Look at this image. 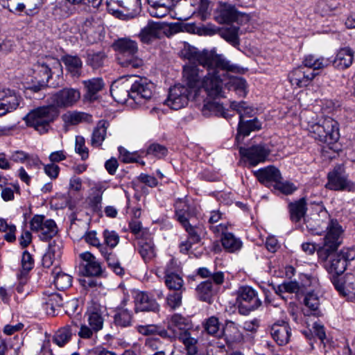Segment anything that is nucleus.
Segmentation results:
<instances>
[{
	"instance_id": "1",
	"label": "nucleus",
	"mask_w": 355,
	"mask_h": 355,
	"mask_svg": "<svg viewBox=\"0 0 355 355\" xmlns=\"http://www.w3.org/2000/svg\"><path fill=\"white\" fill-rule=\"evenodd\" d=\"M317 218L308 219L306 225L309 231L316 235L325 232L323 244L318 250L320 260H326L329 254L337 250L343 241V230L336 220H331L325 211H321Z\"/></svg>"
},
{
	"instance_id": "2",
	"label": "nucleus",
	"mask_w": 355,
	"mask_h": 355,
	"mask_svg": "<svg viewBox=\"0 0 355 355\" xmlns=\"http://www.w3.org/2000/svg\"><path fill=\"white\" fill-rule=\"evenodd\" d=\"M208 72L204 75L202 71L194 64L185 65L183 68V78L189 89L197 96L201 90H204L211 98L223 97L221 80L218 75L220 67L208 68Z\"/></svg>"
},
{
	"instance_id": "3",
	"label": "nucleus",
	"mask_w": 355,
	"mask_h": 355,
	"mask_svg": "<svg viewBox=\"0 0 355 355\" xmlns=\"http://www.w3.org/2000/svg\"><path fill=\"white\" fill-rule=\"evenodd\" d=\"M180 54L182 58L189 60L191 62H198L203 67H220L221 69L228 71H239V68L231 64L229 61L207 51H199L194 46L188 44L184 45Z\"/></svg>"
},
{
	"instance_id": "4",
	"label": "nucleus",
	"mask_w": 355,
	"mask_h": 355,
	"mask_svg": "<svg viewBox=\"0 0 355 355\" xmlns=\"http://www.w3.org/2000/svg\"><path fill=\"white\" fill-rule=\"evenodd\" d=\"M113 48L116 52L119 64L128 69L141 68L144 62L137 56L138 44L136 41L128 37L116 40L113 44Z\"/></svg>"
},
{
	"instance_id": "5",
	"label": "nucleus",
	"mask_w": 355,
	"mask_h": 355,
	"mask_svg": "<svg viewBox=\"0 0 355 355\" xmlns=\"http://www.w3.org/2000/svg\"><path fill=\"white\" fill-rule=\"evenodd\" d=\"M57 116L55 108L52 106L37 107L31 110L25 117L26 124L33 127L40 134L47 132L50 123Z\"/></svg>"
},
{
	"instance_id": "6",
	"label": "nucleus",
	"mask_w": 355,
	"mask_h": 355,
	"mask_svg": "<svg viewBox=\"0 0 355 355\" xmlns=\"http://www.w3.org/2000/svg\"><path fill=\"white\" fill-rule=\"evenodd\" d=\"M236 302L239 311L242 315H248L261 304V301L258 297L257 293L250 286H241L239 288Z\"/></svg>"
},
{
	"instance_id": "7",
	"label": "nucleus",
	"mask_w": 355,
	"mask_h": 355,
	"mask_svg": "<svg viewBox=\"0 0 355 355\" xmlns=\"http://www.w3.org/2000/svg\"><path fill=\"white\" fill-rule=\"evenodd\" d=\"M131 99L136 104L143 105L151 100L155 85L146 78L137 77L133 82L131 81Z\"/></svg>"
},
{
	"instance_id": "8",
	"label": "nucleus",
	"mask_w": 355,
	"mask_h": 355,
	"mask_svg": "<svg viewBox=\"0 0 355 355\" xmlns=\"http://www.w3.org/2000/svg\"><path fill=\"white\" fill-rule=\"evenodd\" d=\"M38 81L42 84H48L53 76L60 77L62 75V67L59 60L49 57L44 61L39 62L35 66Z\"/></svg>"
},
{
	"instance_id": "9",
	"label": "nucleus",
	"mask_w": 355,
	"mask_h": 355,
	"mask_svg": "<svg viewBox=\"0 0 355 355\" xmlns=\"http://www.w3.org/2000/svg\"><path fill=\"white\" fill-rule=\"evenodd\" d=\"M191 97H196L193 96V92L186 86L178 84L169 89L164 103L170 108L178 110L185 107Z\"/></svg>"
},
{
	"instance_id": "10",
	"label": "nucleus",
	"mask_w": 355,
	"mask_h": 355,
	"mask_svg": "<svg viewBox=\"0 0 355 355\" xmlns=\"http://www.w3.org/2000/svg\"><path fill=\"white\" fill-rule=\"evenodd\" d=\"M270 150L265 144H257L249 148L241 147L239 153L245 163L255 166L264 162L268 157Z\"/></svg>"
},
{
	"instance_id": "11",
	"label": "nucleus",
	"mask_w": 355,
	"mask_h": 355,
	"mask_svg": "<svg viewBox=\"0 0 355 355\" xmlns=\"http://www.w3.org/2000/svg\"><path fill=\"white\" fill-rule=\"evenodd\" d=\"M32 231L37 232L39 237L43 241H46L54 236L58 232V227L51 219H46L42 215L34 216L30 221Z\"/></svg>"
},
{
	"instance_id": "12",
	"label": "nucleus",
	"mask_w": 355,
	"mask_h": 355,
	"mask_svg": "<svg viewBox=\"0 0 355 355\" xmlns=\"http://www.w3.org/2000/svg\"><path fill=\"white\" fill-rule=\"evenodd\" d=\"M328 182L326 188L334 191H352L355 188L354 184L350 182L343 168L340 166H336L328 173Z\"/></svg>"
},
{
	"instance_id": "13",
	"label": "nucleus",
	"mask_w": 355,
	"mask_h": 355,
	"mask_svg": "<svg viewBox=\"0 0 355 355\" xmlns=\"http://www.w3.org/2000/svg\"><path fill=\"white\" fill-rule=\"evenodd\" d=\"M80 98V92L73 88H64L51 96L53 107H69L73 105Z\"/></svg>"
},
{
	"instance_id": "14",
	"label": "nucleus",
	"mask_w": 355,
	"mask_h": 355,
	"mask_svg": "<svg viewBox=\"0 0 355 355\" xmlns=\"http://www.w3.org/2000/svg\"><path fill=\"white\" fill-rule=\"evenodd\" d=\"M130 298L124 295L120 304L113 310V322L116 327L127 328L133 324V313L127 307Z\"/></svg>"
},
{
	"instance_id": "15",
	"label": "nucleus",
	"mask_w": 355,
	"mask_h": 355,
	"mask_svg": "<svg viewBox=\"0 0 355 355\" xmlns=\"http://www.w3.org/2000/svg\"><path fill=\"white\" fill-rule=\"evenodd\" d=\"M317 75V73L301 65L290 71L288 78L292 86L302 88L309 86Z\"/></svg>"
},
{
	"instance_id": "16",
	"label": "nucleus",
	"mask_w": 355,
	"mask_h": 355,
	"mask_svg": "<svg viewBox=\"0 0 355 355\" xmlns=\"http://www.w3.org/2000/svg\"><path fill=\"white\" fill-rule=\"evenodd\" d=\"M81 40L91 44L100 40L99 27L92 17L87 18L78 24Z\"/></svg>"
},
{
	"instance_id": "17",
	"label": "nucleus",
	"mask_w": 355,
	"mask_h": 355,
	"mask_svg": "<svg viewBox=\"0 0 355 355\" xmlns=\"http://www.w3.org/2000/svg\"><path fill=\"white\" fill-rule=\"evenodd\" d=\"M82 260L83 272L86 276L99 277L103 272L101 263L89 252L80 254Z\"/></svg>"
},
{
	"instance_id": "18",
	"label": "nucleus",
	"mask_w": 355,
	"mask_h": 355,
	"mask_svg": "<svg viewBox=\"0 0 355 355\" xmlns=\"http://www.w3.org/2000/svg\"><path fill=\"white\" fill-rule=\"evenodd\" d=\"M21 98L15 91L9 89H0V116L16 110Z\"/></svg>"
},
{
	"instance_id": "19",
	"label": "nucleus",
	"mask_w": 355,
	"mask_h": 355,
	"mask_svg": "<svg viewBox=\"0 0 355 355\" xmlns=\"http://www.w3.org/2000/svg\"><path fill=\"white\" fill-rule=\"evenodd\" d=\"M254 175L261 184L268 187H275L282 178L280 171L274 166L260 168L254 172Z\"/></svg>"
},
{
	"instance_id": "20",
	"label": "nucleus",
	"mask_w": 355,
	"mask_h": 355,
	"mask_svg": "<svg viewBox=\"0 0 355 355\" xmlns=\"http://www.w3.org/2000/svg\"><path fill=\"white\" fill-rule=\"evenodd\" d=\"M135 312L152 311L158 312L159 305L155 299L150 297L147 293L137 292L134 297Z\"/></svg>"
},
{
	"instance_id": "21",
	"label": "nucleus",
	"mask_w": 355,
	"mask_h": 355,
	"mask_svg": "<svg viewBox=\"0 0 355 355\" xmlns=\"http://www.w3.org/2000/svg\"><path fill=\"white\" fill-rule=\"evenodd\" d=\"M163 30L164 24L162 23L150 20L141 28L139 37L143 43L150 44L160 37Z\"/></svg>"
},
{
	"instance_id": "22",
	"label": "nucleus",
	"mask_w": 355,
	"mask_h": 355,
	"mask_svg": "<svg viewBox=\"0 0 355 355\" xmlns=\"http://www.w3.org/2000/svg\"><path fill=\"white\" fill-rule=\"evenodd\" d=\"M270 334L275 341L279 345L288 343L291 337V328L288 324L284 321L274 323L270 328Z\"/></svg>"
},
{
	"instance_id": "23",
	"label": "nucleus",
	"mask_w": 355,
	"mask_h": 355,
	"mask_svg": "<svg viewBox=\"0 0 355 355\" xmlns=\"http://www.w3.org/2000/svg\"><path fill=\"white\" fill-rule=\"evenodd\" d=\"M131 81L126 80L116 82L111 86L110 93L114 99L120 103H125L131 98Z\"/></svg>"
},
{
	"instance_id": "24",
	"label": "nucleus",
	"mask_w": 355,
	"mask_h": 355,
	"mask_svg": "<svg viewBox=\"0 0 355 355\" xmlns=\"http://www.w3.org/2000/svg\"><path fill=\"white\" fill-rule=\"evenodd\" d=\"M336 251L331 252L327 259L322 261L326 262L324 266L329 273L340 275L345 271L347 264L338 253H334Z\"/></svg>"
},
{
	"instance_id": "25",
	"label": "nucleus",
	"mask_w": 355,
	"mask_h": 355,
	"mask_svg": "<svg viewBox=\"0 0 355 355\" xmlns=\"http://www.w3.org/2000/svg\"><path fill=\"white\" fill-rule=\"evenodd\" d=\"M240 16L241 14L237 11L234 6L223 3L218 10L216 19L220 24L231 23L238 21Z\"/></svg>"
},
{
	"instance_id": "26",
	"label": "nucleus",
	"mask_w": 355,
	"mask_h": 355,
	"mask_svg": "<svg viewBox=\"0 0 355 355\" xmlns=\"http://www.w3.org/2000/svg\"><path fill=\"white\" fill-rule=\"evenodd\" d=\"M63 244L61 240L55 239L49 243L47 252L43 257V264L49 267L56 261H58L62 254Z\"/></svg>"
},
{
	"instance_id": "27",
	"label": "nucleus",
	"mask_w": 355,
	"mask_h": 355,
	"mask_svg": "<svg viewBox=\"0 0 355 355\" xmlns=\"http://www.w3.org/2000/svg\"><path fill=\"white\" fill-rule=\"evenodd\" d=\"M190 327L188 320L180 314L175 313L168 318V329L173 332L174 337L189 330Z\"/></svg>"
},
{
	"instance_id": "28",
	"label": "nucleus",
	"mask_w": 355,
	"mask_h": 355,
	"mask_svg": "<svg viewBox=\"0 0 355 355\" xmlns=\"http://www.w3.org/2000/svg\"><path fill=\"white\" fill-rule=\"evenodd\" d=\"M354 60V52L349 48L340 49L333 62L334 67L338 69L349 67Z\"/></svg>"
},
{
	"instance_id": "29",
	"label": "nucleus",
	"mask_w": 355,
	"mask_h": 355,
	"mask_svg": "<svg viewBox=\"0 0 355 355\" xmlns=\"http://www.w3.org/2000/svg\"><path fill=\"white\" fill-rule=\"evenodd\" d=\"M239 31L238 26H230L218 29V34L232 46L239 48L240 45Z\"/></svg>"
},
{
	"instance_id": "30",
	"label": "nucleus",
	"mask_w": 355,
	"mask_h": 355,
	"mask_svg": "<svg viewBox=\"0 0 355 355\" xmlns=\"http://www.w3.org/2000/svg\"><path fill=\"white\" fill-rule=\"evenodd\" d=\"M322 123L325 131L327 142L336 141L339 139L338 122L331 117H325Z\"/></svg>"
},
{
	"instance_id": "31",
	"label": "nucleus",
	"mask_w": 355,
	"mask_h": 355,
	"mask_svg": "<svg viewBox=\"0 0 355 355\" xmlns=\"http://www.w3.org/2000/svg\"><path fill=\"white\" fill-rule=\"evenodd\" d=\"M43 307L48 315H54L57 308L61 306L63 300L60 294L52 293L43 299Z\"/></svg>"
},
{
	"instance_id": "32",
	"label": "nucleus",
	"mask_w": 355,
	"mask_h": 355,
	"mask_svg": "<svg viewBox=\"0 0 355 355\" xmlns=\"http://www.w3.org/2000/svg\"><path fill=\"white\" fill-rule=\"evenodd\" d=\"M329 64L328 59L324 57H319L315 55L309 54L306 55L302 61V66L308 69L315 70L322 69Z\"/></svg>"
},
{
	"instance_id": "33",
	"label": "nucleus",
	"mask_w": 355,
	"mask_h": 355,
	"mask_svg": "<svg viewBox=\"0 0 355 355\" xmlns=\"http://www.w3.org/2000/svg\"><path fill=\"white\" fill-rule=\"evenodd\" d=\"M261 122L257 119L241 121L238 125V136L247 137L251 132L259 130L261 128Z\"/></svg>"
},
{
	"instance_id": "34",
	"label": "nucleus",
	"mask_w": 355,
	"mask_h": 355,
	"mask_svg": "<svg viewBox=\"0 0 355 355\" xmlns=\"http://www.w3.org/2000/svg\"><path fill=\"white\" fill-rule=\"evenodd\" d=\"M108 126L109 123L105 120H101L97 123L92 135L91 144L92 146L98 147L101 146L105 139Z\"/></svg>"
},
{
	"instance_id": "35",
	"label": "nucleus",
	"mask_w": 355,
	"mask_h": 355,
	"mask_svg": "<svg viewBox=\"0 0 355 355\" xmlns=\"http://www.w3.org/2000/svg\"><path fill=\"white\" fill-rule=\"evenodd\" d=\"M306 203L304 198L289 204L291 219L293 222H298L304 217L306 211Z\"/></svg>"
},
{
	"instance_id": "36",
	"label": "nucleus",
	"mask_w": 355,
	"mask_h": 355,
	"mask_svg": "<svg viewBox=\"0 0 355 355\" xmlns=\"http://www.w3.org/2000/svg\"><path fill=\"white\" fill-rule=\"evenodd\" d=\"M222 333V336L232 343L239 342L243 339V335L239 326L232 321L226 322Z\"/></svg>"
},
{
	"instance_id": "37",
	"label": "nucleus",
	"mask_w": 355,
	"mask_h": 355,
	"mask_svg": "<svg viewBox=\"0 0 355 355\" xmlns=\"http://www.w3.org/2000/svg\"><path fill=\"white\" fill-rule=\"evenodd\" d=\"M221 243L225 250L231 253L240 250L243 246L241 240L230 232L221 236Z\"/></svg>"
},
{
	"instance_id": "38",
	"label": "nucleus",
	"mask_w": 355,
	"mask_h": 355,
	"mask_svg": "<svg viewBox=\"0 0 355 355\" xmlns=\"http://www.w3.org/2000/svg\"><path fill=\"white\" fill-rule=\"evenodd\" d=\"M73 334L72 326L66 325L60 328L53 337V342L59 347H63L69 342Z\"/></svg>"
},
{
	"instance_id": "39",
	"label": "nucleus",
	"mask_w": 355,
	"mask_h": 355,
	"mask_svg": "<svg viewBox=\"0 0 355 355\" xmlns=\"http://www.w3.org/2000/svg\"><path fill=\"white\" fill-rule=\"evenodd\" d=\"M335 288L351 300H355V277H348L345 285L334 282Z\"/></svg>"
},
{
	"instance_id": "40",
	"label": "nucleus",
	"mask_w": 355,
	"mask_h": 355,
	"mask_svg": "<svg viewBox=\"0 0 355 355\" xmlns=\"http://www.w3.org/2000/svg\"><path fill=\"white\" fill-rule=\"evenodd\" d=\"M196 293L200 300L210 302L214 293L212 282L210 280L201 282L196 287Z\"/></svg>"
},
{
	"instance_id": "41",
	"label": "nucleus",
	"mask_w": 355,
	"mask_h": 355,
	"mask_svg": "<svg viewBox=\"0 0 355 355\" xmlns=\"http://www.w3.org/2000/svg\"><path fill=\"white\" fill-rule=\"evenodd\" d=\"M62 61L73 76L80 75L83 63L79 57L67 55L62 58Z\"/></svg>"
},
{
	"instance_id": "42",
	"label": "nucleus",
	"mask_w": 355,
	"mask_h": 355,
	"mask_svg": "<svg viewBox=\"0 0 355 355\" xmlns=\"http://www.w3.org/2000/svg\"><path fill=\"white\" fill-rule=\"evenodd\" d=\"M83 83L87 88V98L90 100L95 99L96 94L104 87L103 81L100 78H92L85 80Z\"/></svg>"
},
{
	"instance_id": "43",
	"label": "nucleus",
	"mask_w": 355,
	"mask_h": 355,
	"mask_svg": "<svg viewBox=\"0 0 355 355\" xmlns=\"http://www.w3.org/2000/svg\"><path fill=\"white\" fill-rule=\"evenodd\" d=\"M139 253L145 262L151 261L156 256L155 245L151 239L141 240Z\"/></svg>"
},
{
	"instance_id": "44",
	"label": "nucleus",
	"mask_w": 355,
	"mask_h": 355,
	"mask_svg": "<svg viewBox=\"0 0 355 355\" xmlns=\"http://www.w3.org/2000/svg\"><path fill=\"white\" fill-rule=\"evenodd\" d=\"M164 284L169 291H186L184 280L179 273L164 275Z\"/></svg>"
},
{
	"instance_id": "45",
	"label": "nucleus",
	"mask_w": 355,
	"mask_h": 355,
	"mask_svg": "<svg viewBox=\"0 0 355 355\" xmlns=\"http://www.w3.org/2000/svg\"><path fill=\"white\" fill-rule=\"evenodd\" d=\"M202 112L205 115L209 114H213L214 113L225 119H229L232 116V114H227V111L224 109L222 105L214 101H207L205 103L202 108Z\"/></svg>"
},
{
	"instance_id": "46",
	"label": "nucleus",
	"mask_w": 355,
	"mask_h": 355,
	"mask_svg": "<svg viewBox=\"0 0 355 355\" xmlns=\"http://www.w3.org/2000/svg\"><path fill=\"white\" fill-rule=\"evenodd\" d=\"M230 107L239 114V121H244L245 117H250L255 114V110L244 101L239 103L233 101L231 103Z\"/></svg>"
},
{
	"instance_id": "47",
	"label": "nucleus",
	"mask_w": 355,
	"mask_h": 355,
	"mask_svg": "<svg viewBox=\"0 0 355 355\" xmlns=\"http://www.w3.org/2000/svg\"><path fill=\"white\" fill-rule=\"evenodd\" d=\"M181 225L188 233L187 239L192 241L193 243H198L200 242L201 234L203 232V229L201 226H193L189 223V220L181 223Z\"/></svg>"
},
{
	"instance_id": "48",
	"label": "nucleus",
	"mask_w": 355,
	"mask_h": 355,
	"mask_svg": "<svg viewBox=\"0 0 355 355\" xmlns=\"http://www.w3.org/2000/svg\"><path fill=\"white\" fill-rule=\"evenodd\" d=\"M17 228L14 224L8 223L7 220L0 218V232H5L4 239L10 243L16 240Z\"/></svg>"
},
{
	"instance_id": "49",
	"label": "nucleus",
	"mask_w": 355,
	"mask_h": 355,
	"mask_svg": "<svg viewBox=\"0 0 355 355\" xmlns=\"http://www.w3.org/2000/svg\"><path fill=\"white\" fill-rule=\"evenodd\" d=\"M204 328L207 334L220 338L223 335V330L220 329L218 319L216 317L209 318L204 323Z\"/></svg>"
},
{
	"instance_id": "50",
	"label": "nucleus",
	"mask_w": 355,
	"mask_h": 355,
	"mask_svg": "<svg viewBox=\"0 0 355 355\" xmlns=\"http://www.w3.org/2000/svg\"><path fill=\"white\" fill-rule=\"evenodd\" d=\"M53 283L57 289L64 290L71 286L72 277L62 272H58L54 276Z\"/></svg>"
},
{
	"instance_id": "51",
	"label": "nucleus",
	"mask_w": 355,
	"mask_h": 355,
	"mask_svg": "<svg viewBox=\"0 0 355 355\" xmlns=\"http://www.w3.org/2000/svg\"><path fill=\"white\" fill-rule=\"evenodd\" d=\"M304 303L306 307L313 311V315H319L320 299L318 294L314 292H309L304 297Z\"/></svg>"
},
{
	"instance_id": "52",
	"label": "nucleus",
	"mask_w": 355,
	"mask_h": 355,
	"mask_svg": "<svg viewBox=\"0 0 355 355\" xmlns=\"http://www.w3.org/2000/svg\"><path fill=\"white\" fill-rule=\"evenodd\" d=\"M167 295L166 302L167 306L172 310L179 308L182 305V294L184 291H170Z\"/></svg>"
},
{
	"instance_id": "53",
	"label": "nucleus",
	"mask_w": 355,
	"mask_h": 355,
	"mask_svg": "<svg viewBox=\"0 0 355 355\" xmlns=\"http://www.w3.org/2000/svg\"><path fill=\"white\" fill-rule=\"evenodd\" d=\"M175 208L178 220L180 223L187 221L189 207L187 202L184 200L179 199L175 202Z\"/></svg>"
},
{
	"instance_id": "54",
	"label": "nucleus",
	"mask_w": 355,
	"mask_h": 355,
	"mask_svg": "<svg viewBox=\"0 0 355 355\" xmlns=\"http://www.w3.org/2000/svg\"><path fill=\"white\" fill-rule=\"evenodd\" d=\"M230 87L232 88L239 96H245L247 94V83L245 79L240 77L232 78L229 83Z\"/></svg>"
},
{
	"instance_id": "55",
	"label": "nucleus",
	"mask_w": 355,
	"mask_h": 355,
	"mask_svg": "<svg viewBox=\"0 0 355 355\" xmlns=\"http://www.w3.org/2000/svg\"><path fill=\"white\" fill-rule=\"evenodd\" d=\"M104 238V245L106 246L110 250H112L119 242V234L113 230H105L103 233Z\"/></svg>"
},
{
	"instance_id": "56",
	"label": "nucleus",
	"mask_w": 355,
	"mask_h": 355,
	"mask_svg": "<svg viewBox=\"0 0 355 355\" xmlns=\"http://www.w3.org/2000/svg\"><path fill=\"white\" fill-rule=\"evenodd\" d=\"M300 286L296 282H284L277 286L276 290L277 294L279 295L282 298H285L283 295L284 293H298L300 291Z\"/></svg>"
},
{
	"instance_id": "57",
	"label": "nucleus",
	"mask_w": 355,
	"mask_h": 355,
	"mask_svg": "<svg viewBox=\"0 0 355 355\" xmlns=\"http://www.w3.org/2000/svg\"><path fill=\"white\" fill-rule=\"evenodd\" d=\"M198 275L202 278L211 277V279L216 285H220L224 282V273L223 272H217L211 274L207 268H200L198 270Z\"/></svg>"
},
{
	"instance_id": "58",
	"label": "nucleus",
	"mask_w": 355,
	"mask_h": 355,
	"mask_svg": "<svg viewBox=\"0 0 355 355\" xmlns=\"http://www.w3.org/2000/svg\"><path fill=\"white\" fill-rule=\"evenodd\" d=\"M309 133L315 139L320 141L327 142L325 131L323 129L322 123H317L310 125L309 128Z\"/></svg>"
},
{
	"instance_id": "59",
	"label": "nucleus",
	"mask_w": 355,
	"mask_h": 355,
	"mask_svg": "<svg viewBox=\"0 0 355 355\" xmlns=\"http://www.w3.org/2000/svg\"><path fill=\"white\" fill-rule=\"evenodd\" d=\"M167 153V148L164 146L158 144L150 145L146 150V154L148 155H153L158 159L163 158Z\"/></svg>"
},
{
	"instance_id": "60",
	"label": "nucleus",
	"mask_w": 355,
	"mask_h": 355,
	"mask_svg": "<svg viewBox=\"0 0 355 355\" xmlns=\"http://www.w3.org/2000/svg\"><path fill=\"white\" fill-rule=\"evenodd\" d=\"M169 6L168 3H164V5H150V8H148L149 14L153 17L157 18H162L167 15L169 12Z\"/></svg>"
},
{
	"instance_id": "61",
	"label": "nucleus",
	"mask_w": 355,
	"mask_h": 355,
	"mask_svg": "<svg viewBox=\"0 0 355 355\" xmlns=\"http://www.w3.org/2000/svg\"><path fill=\"white\" fill-rule=\"evenodd\" d=\"M88 323L90 327L97 332L103 327V319L101 314L97 312H92L89 314Z\"/></svg>"
},
{
	"instance_id": "62",
	"label": "nucleus",
	"mask_w": 355,
	"mask_h": 355,
	"mask_svg": "<svg viewBox=\"0 0 355 355\" xmlns=\"http://www.w3.org/2000/svg\"><path fill=\"white\" fill-rule=\"evenodd\" d=\"M285 195H291L297 189V187L290 181L282 182L279 180L274 187Z\"/></svg>"
},
{
	"instance_id": "63",
	"label": "nucleus",
	"mask_w": 355,
	"mask_h": 355,
	"mask_svg": "<svg viewBox=\"0 0 355 355\" xmlns=\"http://www.w3.org/2000/svg\"><path fill=\"white\" fill-rule=\"evenodd\" d=\"M27 274L21 272L18 276L17 283L15 285L16 291L19 294L27 295L29 293Z\"/></svg>"
},
{
	"instance_id": "64",
	"label": "nucleus",
	"mask_w": 355,
	"mask_h": 355,
	"mask_svg": "<svg viewBox=\"0 0 355 355\" xmlns=\"http://www.w3.org/2000/svg\"><path fill=\"white\" fill-rule=\"evenodd\" d=\"M84 239L87 243L97 248L100 252L103 250V248L106 247L104 244L101 243L99 239L97 237L96 232L94 231L87 232L84 235Z\"/></svg>"
}]
</instances>
